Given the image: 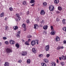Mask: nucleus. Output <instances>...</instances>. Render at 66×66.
<instances>
[{
  "mask_svg": "<svg viewBox=\"0 0 66 66\" xmlns=\"http://www.w3.org/2000/svg\"><path fill=\"white\" fill-rule=\"evenodd\" d=\"M36 43H37V44H38V42L37 40H33L31 41V44L32 46H34L36 44Z\"/></svg>",
  "mask_w": 66,
  "mask_h": 66,
  "instance_id": "f257e3e1",
  "label": "nucleus"
},
{
  "mask_svg": "<svg viewBox=\"0 0 66 66\" xmlns=\"http://www.w3.org/2000/svg\"><path fill=\"white\" fill-rule=\"evenodd\" d=\"M6 52L7 53H10L13 52V50L10 48H7L6 50Z\"/></svg>",
  "mask_w": 66,
  "mask_h": 66,
  "instance_id": "f03ea898",
  "label": "nucleus"
},
{
  "mask_svg": "<svg viewBox=\"0 0 66 66\" xmlns=\"http://www.w3.org/2000/svg\"><path fill=\"white\" fill-rule=\"evenodd\" d=\"M49 9L50 11H52L54 10V6L51 5L49 6Z\"/></svg>",
  "mask_w": 66,
  "mask_h": 66,
  "instance_id": "7ed1b4c3",
  "label": "nucleus"
},
{
  "mask_svg": "<svg viewBox=\"0 0 66 66\" xmlns=\"http://www.w3.org/2000/svg\"><path fill=\"white\" fill-rule=\"evenodd\" d=\"M27 55V52L26 51H22V53H21V55L22 56H26Z\"/></svg>",
  "mask_w": 66,
  "mask_h": 66,
  "instance_id": "20e7f679",
  "label": "nucleus"
},
{
  "mask_svg": "<svg viewBox=\"0 0 66 66\" xmlns=\"http://www.w3.org/2000/svg\"><path fill=\"white\" fill-rule=\"evenodd\" d=\"M49 45H46L45 47V50L46 51H49Z\"/></svg>",
  "mask_w": 66,
  "mask_h": 66,
  "instance_id": "39448f33",
  "label": "nucleus"
},
{
  "mask_svg": "<svg viewBox=\"0 0 66 66\" xmlns=\"http://www.w3.org/2000/svg\"><path fill=\"white\" fill-rule=\"evenodd\" d=\"M64 48V47L63 46H58V47H57V50H60L61 49H63Z\"/></svg>",
  "mask_w": 66,
  "mask_h": 66,
  "instance_id": "423d86ee",
  "label": "nucleus"
},
{
  "mask_svg": "<svg viewBox=\"0 0 66 66\" xmlns=\"http://www.w3.org/2000/svg\"><path fill=\"white\" fill-rule=\"evenodd\" d=\"M15 41L13 40H10V44H11V45H13L15 44Z\"/></svg>",
  "mask_w": 66,
  "mask_h": 66,
  "instance_id": "0eeeda50",
  "label": "nucleus"
},
{
  "mask_svg": "<svg viewBox=\"0 0 66 66\" xmlns=\"http://www.w3.org/2000/svg\"><path fill=\"white\" fill-rule=\"evenodd\" d=\"M60 38H59L58 36H56V37L55 40H56V42H58V41H60Z\"/></svg>",
  "mask_w": 66,
  "mask_h": 66,
  "instance_id": "6e6552de",
  "label": "nucleus"
},
{
  "mask_svg": "<svg viewBox=\"0 0 66 66\" xmlns=\"http://www.w3.org/2000/svg\"><path fill=\"white\" fill-rule=\"evenodd\" d=\"M40 14H41V15H44L45 14V11H44V10H42L41 11V12Z\"/></svg>",
  "mask_w": 66,
  "mask_h": 66,
  "instance_id": "1a4fd4ad",
  "label": "nucleus"
},
{
  "mask_svg": "<svg viewBox=\"0 0 66 66\" xmlns=\"http://www.w3.org/2000/svg\"><path fill=\"white\" fill-rule=\"evenodd\" d=\"M55 31L54 30H52V31L51 32L50 34L51 35H55Z\"/></svg>",
  "mask_w": 66,
  "mask_h": 66,
  "instance_id": "9d476101",
  "label": "nucleus"
},
{
  "mask_svg": "<svg viewBox=\"0 0 66 66\" xmlns=\"http://www.w3.org/2000/svg\"><path fill=\"white\" fill-rule=\"evenodd\" d=\"M44 62L45 63H48L49 62L48 60L47 59H44Z\"/></svg>",
  "mask_w": 66,
  "mask_h": 66,
  "instance_id": "9b49d317",
  "label": "nucleus"
},
{
  "mask_svg": "<svg viewBox=\"0 0 66 66\" xmlns=\"http://www.w3.org/2000/svg\"><path fill=\"white\" fill-rule=\"evenodd\" d=\"M43 29L45 30H46L48 29V26L47 25L44 26L43 27Z\"/></svg>",
  "mask_w": 66,
  "mask_h": 66,
  "instance_id": "f8f14e48",
  "label": "nucleus"
},
{
  "mask_svg": "<svg viewBox=\"0 0 66 66\" xmlns=\"http://www.w3.org/2000/svg\"><path fill=\"white\" fill-rule=\"evenodd\" d=\"M32 51L33 52V53H35L36 52V49L35 48H33L32 49Z\"/></svg>",
  "mask_w": 66,
  "mask_h": 66,
  "instance_id": "ddd939ff",
  "label": "nucleus"
},
{
  "mask_svg": "<svg viewBox=\"0 0 66 66\" xmlns=\"http://www.w3.org/2000/svg\"><path fill=\"white\" fill-rule=\"evenodd\" d=\"M4 66H9L10 64L9 63L7 62H5V64H4Z\"/></svg>",
  "mask_w": 66,
  "mask_h": 66,
  "instance_id": "4468645a",
  "label": "nucleus"
},
{
  "mask_svg": "<svg viewBox=\"0 0 66 66\" xmlns=\"http://www.w3.org/2000/svg\"><path fill=\"white\" fill-rule=\"evenodd\" d=\"M34 26V28L35 29H37L38 27V25L37 24H35Z\"/></svg>",
  "mask_w": 66,
  "mask_h": 66,
  "instance_id": "2eb2a0df",
  "label": "nucleus"
},
{
  "mask_svg": "<svg viewBox=\"0 0 66 66\" xmlns=\"http://www.w3.org/2000/svg\"><path fill=\"white\" fill-rule=\"evenodd\" d=\"M51 65L52 66H56V64L54 62H52L51 63Z\"/></svg>",
  "mask_w": 66,
  "mask_h": 66,
  "instance_id": "dca6fc26",
  "label": "nucleus"
},
{
  "mask_svg": "<svg viewBox=\"0 0 66 66\" xmlns=\"http://www.w3.org/2000/svg\"><path fill=\"white\" fill-rule=\"evenodd\" d=\"M62 23L63 24H66V20L65 19H63L62 20Z\"/></svg>",
  "mask_w": 66,
  "mask_h": 66,
  "instance_id": "f3484780",
  "label": "nucleus"
},
{
  "mask_svg": "<svg viewBox=\"0 0 66 66\" xmlns=\"http://www.w3.org/2000/svg\"><path fill=\"white\" fill-rule=\"evenodd\" d=\"M4 13L3 12L1 13L0 15V16L1 17H2L4 16Z\"/></svg>",
  "mask_w": 66,
  "mask_h": 66,
  "instance_id": "a211bd4d",
  "label": "nucleus"
},
{
  "mask_svg": "<svg viewBox=\"0 0 66 66\" xmlns=\"http://www.w3.org/2000/svg\"><path fill=\"white\" fill-rule=\"evenodd\" d=\"M15 46L16 47V48H19V44L18 43L16 44Z\"/></svg>",
  "mask_w": 66,
  "mask_h": 66,
  "instance_id": "6ab92c4d",
  "label": "nucleus"
},
{
  "mask_svg": "<svg viewBox=\"0 0 66 66\" xmlns=\"http://www.w3.org/2000/svg\"><path fill=\"white\" fill-rule=\"evenodd\" d=\"M21 18L20 17H16V19L17 21H19L20 20Z\"/></svg>",
  "mask_w": 66,
  "mask_h": 66,
  "instance_id": "aec40b11",
  "label": "nucleus"
},
{
  "mask_svg": "<svg viewBox=\"0 0 66 66\" xmlns=\"http://www.w3.org/2000/svg\"><path fill=\"white\" fill-rule=\"evenodd\" d=\"M41 65L42 66H47V65L44 62H43L42 63H41Z\"/></svg>",
  "mask_w": 66,
  "mask_h": 66,
  "instance_id": "412c9836",
  "label": "nucleus"
},
{
  "mask_svg": "<svg viewBox=\"0 0 66 66\" xmlns=\"http://www.w3.org/2000/svg\"><path fill=\"white\" fill-rule=\"evenodd\" d=\"M13 29H14V30H17V29L18 28V26H16L13 27Z\"/></svg>",
  "mask_w": 66,
  "mask_h": 66,
  "instance_id": "4be33fe9",
  "label": "nucleus"
},
{
  "mask_svg": "<svg viewBox=\"0 0 66 66\" xmlns=\"http://www.w3.org/2000/svg\"><path fill=\"white\" fill-rule=\"evenodd\" d=\"M25 45H27V46H29L30 45V44H29V42L28 41H26V42L24 43Z\"/></svg>",
  "mask_w": 66,
  "mask_h": 66,
  "instance_id": "5701e85b",
  "label": "nucleus"
},
{
  "mask_svg": "<svg viewBox=\"0 0 66 66\" xmlns=\"http://www.w3.org/2000/svg\"><path fill=\"white\" fill-rule=\"evenodd\" d=\"M43 7H45V6L47 5V3L46 2H44L43 3Z\"/></svg>",
  "mask_w": 66,
  "mask_h": 66,
  "instance_id": "b1692460",
  "label": "nucleus"
},
{
  "mask_svg": "<svg viewBox=\"0 0 66 66\" xmlns=\"http://www.w3.org/2000/svg\"><path fill=\"white\" fill-rule=\"evenodd\" d=\"M59 0H54V2L56 4H57L59 3Z\"/></svg>",
  "mask_w": 66,
  "mask_h": 66,
  "instance_id": "393cba45",
  "label": "nucleus"
},
{
  "mask_svg": "<svg viewBox=\"0 0 66 66\" xmlns=\"http://www.w3.org/2000/svg\"><path fill=\"white\" fill-rule=\"evenodd\" d=\"M58 9L59 11H62V8L60 6L58 7Z\"/></svg>",
  "mask_w": 66,
  "mask_h": 66,
  "instance_id": "a878e982",
  "label": "nucleus"
},
{
  "mask_svg": "<svg viewBox=\"0 0 66 66\" xmlns=\"http://www.w3.org/2000/svg\"><path fill=\"white\" fill-rule=\"evenodd\" d=\"M27 64H30L31 63V60L30 59H28L27 60Z\"/></svg>",
  "mask_w": 66,
  "mask_h": 66,
  "instance_id": "bb28decb",
  "label": "nucleus"
},
{
  "mask_svg": "<svg viewBox=\"0 0 66 66\" xmlns=\"http://www.w3.org/2000/svg\"><path fill=\"white\" fill-rule=\"evenodd\" d=\"M35 2V0H31L30 1V3H34Z\"/></svg>",
  "mask_w": 66,
  "mask_h": 66,
  "instance_id": "cd10ccee",
  "label": "nucleus"
},
{
  "mask_svg": "<svg viewBox=\"0 0 66 66\" xmlns=\"http://www.w3.org/2000/svg\"><path fill=\"white\" fill-rule=\"evenodd\" d=\"M43 55L42 54H41L39 55L38 56L40 58H41V57H43Z\"/></svg>",
  "mask_w": 66,
  "mask_h": 66,
  "instance_id": "c85d7f7f",
  "label": "nucleus"
},
{
  "mask_svg": "<svg viewBox=\"0 0 66 66\" xmlns=\"http://www.w3.org/2000/svg\"><path fill=\"white\" fill-rule=\"evenodd\" d=\"M26 22L27 23V24H29V23L30 22V20L28 19H27V20H26Z\"/></svg>",
  "mask_w": 66,
  "mask_h": 66,
  "instance_id": "c756f323",
  "label": "nucleus"
},
{
  "mask_svg": "<svg viewBox=\"0 0 66 66\" xmlns=\"http://www.w3.org/2000/svg\"><path fill=\"white\" fill-rule=\"evenodd\" d=\"M5 29L6 31H7V30H9V27H8V26H7L6 27H5Z\"/></svg>",
  "mask_w": 66,
  "mask_h": 66,
  "instance_id": "7c9ffc66",
  "label": "nucleus"
},
{
  "mask_svg": "<svg viewBox=\"0 0 66 66\" xmlns=\"http://www.w3.org/2000/svg\"><path fill=\"white\" fill-rule=\"evenodd\" d=\"M62 29L64 31L66 32V27H64L62 28Z\"/></svg>",
  "mask_w": 66,
  "mask_h": 66,
  "instance_id": "2f4dec72",
  "label": "nucleus"
},
{
  "mask_svg": "<svg viewBox=\"0 0 66 66\" xmlns=\"http://www.w3.org/2000/svg\"><path fill=\"white\" fill-rule=\"evenodd\" d=\"M23 4L24 5H27V3H26V1H24L23 2Z\"/></svg>",
  "mask_w": 66,
  "mask_h": 66,
  "instance_id": "473e14b6",
  "label": "nucleus"
},
{
  "mask_svg": "<svg viewBox=\"0 0 66 66\" xmlns=\"http://www.w3.org/2000/svg\"><path fill=\"white\" fill-rule=\"evenodd\" d=\"M43 34L45 35H46V34H47V32L46 31H43Z\"/></svg>",
  "mask_w": 66,
  "mask_h": 66,
  "instance_id": "72a5a7b5",
  "label": "nucleus"
},
{
  "mask_svg": "<svg viewBox=\"0 0 66 66\" xmlns=\"http://www.w3.org/2000/svg\"><path fill=\"white\" fill-rule=\"evenodd\" d=\"M51 29L52 31H53L54 29H53V26H51Z\"/></svg>",
  "mask_w": 66,
  "mask_h": 66,
  "instance_id": "f704fd0d",
  "label": "nucleus"
},
{
  "mask_svg": "<svg viewBox=\"0 0 66 66\" xmlns=\"http://www.w3.org/2000/svg\"><path fill=\"white\" fill-rule=\"evenodd\" d=\"M22 27L25 28H26V25L25 24H23L22 25Z\"/></svg>",
  "mask_w": 66,
  "mask_h": 66,
  "instance_id": "c9c22d12",
  "label": "nucleus"
},
{
  "mask_svg": "<svg viewBox=\"0 0 66 66\" xmlns=\"http://www.w3.org/2000/svg\"><path fill=\"white\" fill-rule=\"evenodd\" d=\"M40 23L41 24H43V23H45V22L44 20H42V21L40 22Z\"/></svg>",
  "mask_w": 66,
  "mask_h": 66,
  "instance_id": "e433bc0d",
  "label": "nucleus"
},
{
  "mask_svg": "<svg viewBox=\"0 0 66 66\" xmlns=\"http://www.w3.org/2000/svg\"><path fill=\"white\" fill-rule=\"evenodd\" d=\"M5 44H6V45H9V42L8 41H5Z\"/></svg>",
  "mask_w": 66,
  "mask_h": 66,
  "instance_id": "4c0bfd02",
  "label": "nucleus"
},
{
  "mask_svg": "<svg viewBox=\"0 0 66 66\" xmlns=\"http://www.w3.org/2000/svg\"><path fill=\"white\" fill-rule=\"evenodd\" d=\"M16 17H20L19 16V14L17 13L16 14Z\"/></svg>",
  "mask_w": 66,
  "mask_h": 66,
  "instance_id": "58836bf2",
  "label": "nucleus"
},
{
  "mask_svg": "<svg viewBox=\"0 0 66 66\" xmlns=\"http://www.w3.org/2000/svg\"><path fill=\"white\" fill-rule=\"evenodd\" d=\"M9 10L10 11H13V8H12V7H10L9 8Z\"/></svg>",
  "mask_w": 66,
  "mask_h": 66,
  "instance_id": "ea45409f",
  "label": "nucleus"
},
{
  "mask_svg": "<svg viewBox=\"0 0 66 66\" xmlns=\"http://www.w3.org/2000/svg\"><path fill=\"white\" fill-rule=\"evenodd\" d=\"M62 59H63V60H65V59H65V56H64V55H62Z\"/></svg>",
  "mask_w": 66,
  "mask_h": 66,
  "instance_id": "a19ab883",
  "label": "nucleus"
},
{
  "mask_svg": "<svg viewBox=\"0 0 66 66\" xmlns=\"http://www.w3.org/2000/svg\"><path fill=\"white\" fill-rule=\"evenodd\" d=\"M22 62V60H21L18 61V63H21Z\"/></svg>",
  "mask_w": 66,
  "mask_h": 66,
  "instance_id": "79ce46f5",
  "label": "nucleus"
},
{
  "mask_svg": "<svg viewBox=\"0 0 66 66\" xmlns=\"http://www.w3.org/2000/svg\"><path fill=\"white\" fill-rule=\"evenodd\" d=\"M20 34H18L17 35V37L18 38H20V36L19 35Z\"/></svg>",
  "mask_w": 66,
  "mask_h": 66,
  "instance_id": "37998d69",
  "label": "nucleus"
},
{
  "mask_svg": "<svg viewBox=\"0 0 66 66\" xmlns=\"http://www.w3.org/2000/svg\"><path fill=\"white\" fill-rule=\"evenodd\" d=\"M50 56V54H47L46 55V57H49Z\"/></svg>",
  "mask_w": 66,
  "mask_h": 66,
  "instance_id": "c03bdc74",
  "label": "nucleus"
},
{
  "mask_svg": "<svg viewBox=\"0 0 66 66\" xmlns=\"http://www.w3.org/2000/svg\"><path fill=\"white\" fill-rule=\"evenodd\" d=\"M7 38H6V37H3V39H4V40L6 39Z\"/></svg>",
  "mask_w": 66,
  "mask_h": 66,
  "instance_id": "a18cd8bd",
  "label": "nucleus"
},
{
  "mask_svg": "<svg viewBox=\"0 0 66 66\" xmlns=\"http://www.w3.org/2000/svg\"><path fill=\"white\" fill-rule=\"evenodd\" d=\"M31 41V39H29L28 40V42H30Z\"/></svg>",
  "mask_w": 66,
  "mask_h": 66,
  "instance_id": "49530a36",
  "label": "nucleus"
},
{
  "mask_svg": "<svg viewBox=\"0 0 66 66\" xmlns=\"http://www.w3.org/2000/svg\"><path fill=\"white\" fill-rule=\"evenodd\" d=\"M61 65L62 66H63V65H64V62H61Z\"/></svg>",
  "mask_w": 66,
  "mask_h": 66,
  "instance_id": "de8ad7c7",
  "label": "nucleus"
},
{
  "mask_svg": "<svg viewBox=\"0 0 66 66\" xmlns=\"http://www.w3.org/2000/svg\"><path fill=\"white\" fill-rule=\"evenodd\" d=\"M31 37H32V36L30 35H29L28 36V38H31Z\"/></svg>",
  "mask_w": 66,
  "mask_h": 66,
  "instance_id": "09e8293b",
  "label": "nucleus"
},
{
  "mask_svg": "<svg viewBox=\"0 0 66 66\" xmlns=\"http://www.w3.org/2000/svg\"><path fill=\"white\" fill-rule=\"evenodd\" d=\"M29 14V11H28L27 12V14L28 15Z\"/></svg>",
  "mask_w": 66,
  "mask_h": 66,
  "instance_id": "8fccbe9b",
  "label": "nucleus"
},
{
  "mask_svg": "<svg viewBox=\"0 0 66 66\" xmlns=\"http://www.w3.org/2000/svg\"><path fill=\"white\" fill-rule=\"evenodd\" d=\"M18 34H20V31H18Z\"/></svg>",
  "mask_w": 66,
  "mask_h": 66,
  "instance_id": "3c124183",
  "label": "nucleus"
},
{
  "mask_svg": "<svg viewBox=\"0 0 66 66\" xmlns=\"http://www.w3.org/2000/svg\"><path fill=\"white\" fill-rule=\"evenodd\" d=\"M63 43L64 44H66V41L65 40H64L63 41Z\"/></svg>",
  "mask_w": 66,
  "mask_h": 66,
  "instance_id": "603ef678",
  "label": "nucleus"
},
{
  "mask_svg": "<svg viewBox=\"0 0 66 66\" xmlns=\"http://www.w3.org/2000/svg\"><path fill=\"white\" fill-rule=\"evenodd\" d=\"M35 4H32L31 5V6H34Z\"/></svg>",
  "mask_w": 66,
  "mask_h": 66,
  "instance_id": "864d4df0",
  "label": "nucleus"
},
{
  "mask_svg": "<svg viewBox=\"0 0 66 66\" xmlns=\"http://www.w3.org/2000/svg\"><path fill=\"white\" fill-rule=\"evenodd\" d=\"M60 20H59V19L58 18H57L56 19V21H59Z\"/></svg>",
  "mask_w": 66,
  "mask_h": 66,
  "instance_id": "5fc2aeb1",
  "label": "nucleus"
},
{
  "mask_svg": "<svg viewBox=\"0 0 66 66\" xmlns=\"http://www.w3.org/2000/svg\"><path fill=\"white\" fill-rule=\"evenodd\" d=\"M59 60H62V58H61V57H59Z\"/></svg>",
  "mask_w": 66,
  "mask_h": 66,
  "instance_id": "6e6d98bb",
  "label": "nucleus"
},
{
  "mask_svg": "<svg viewBox=\"0 0 66 66\" xmlns=\"http://www.w3.org/2000/svg\"><path fill=\"white\" fill-rule=\"evenodd\" d=\"M7 17H6L5 18V20H6V21L7 20Z\"/></svg>",
  "mask_w": 66,
  "mask_h": 66,
  "instance_id": "4d7b16f0",
  "label": "nucleus"
},
{
  "mask_svg": "<svg viewBox=\"0 0 66 66\" xmlns=\"http://www.w3.org/2000/svg\"><path fill=\"white\" fill-rule=\"evenodd\" d=\"M64 59V60H66V55H65L64 56V59Z\"/></svg>",
  "mask_w": 66,
  "mask_h": 66,
  "instance_id": "13d9d810",
  "label": "nucleus"
},
{
  "mask_svg": "<svg viewBox=\"0 0 66 66\" xmlns=\"http://www.w3.org/2000/svg\"><path fill=\"white\" fill-rule=\"evenodd\" d=\"M22 42H23L24 43V40L23 39H22Z\"/></svg>",
  "mask_w": 66,
  "mask_h": 66,
  "instance_id": "bf43d9fd",
  "label": "nucleus"
},
{
  "mask_svg": "<svg viewBox=\"0 0 66 66\" xmlns=\"http://www.w3.org/2000/svg\"><path fill=\"white\" fill-rule=\"evenodd\" d=\"M57 14H59V13H60V11H57Z\"/></svg>",
  "mask_w": 66,
  "mask_h": 66,
  "instance_id": "052dcab7",
  "label": "nucleus"
},
{
  "mask_svg": "<svg viewBox=\"0 0 66 66\" xmlns=\"http://www.w3.org/2000/svg\"><path fill=\"white\" fill-rule=\"evenodd\" d=\"M57 63H59V60L57 59Z\"/></svg>",
  "mask_w": 66,
  "mask_h": 66,
  "instance_id": "680f3d73",
  "label": "nucleus"
},
{
  "mask_svg": "<svg viewBox=\"0 0 66 66\" xmlns=\"http://www.w3.org/2000/svg\"><path fill=\"white\" fill-rule=\"evenodd\" d=\"M37 20H38V21H39V19L38 18L37 19Z\"/></svg>",
  "mask_w": 66,
  "mask_h": 66,
  "instance_id": "e2e57ef3",
  "label": "nucleus"
},
{
  "mask_svg": "<svg viewBox=\"0 0 66 66\" xmlns=\"http://www.w3.org/2000/svg\"><path fill=\"white\" fill-rule=\"evenodd\" d=\"M1 42H0V46H1Z\"/></svg>",
  "mask_w": 66,
  "mask_h": 66,
  "instance_id": "0e129e2a",
  "label": "nucleus"
},
{
  "mask_svg": "<svg viewBox=\"0 0 66 66\" xmlns=\"http://www.w3.org/2000/svg\"><path fill=\"white\" fill-rule=\"evenodd\" d=\"M20 14H21V15H22V13L21 12L20 13Z\"/></svg>",
  "mask_w": 66,
  "mask_h": 66,
  "instance_id": "69168bd1",
  "label": "nucleus"
},
{
  "mask_svg": "<svg viewBox=\"0 0 66 66\" xmlns=\"http://www.w3.org/2000/svg\"><path fill=\"white\" fill-rule=\"evenodd\" d=\"M51 14H52V12H51Z\"/></svg>",
  "mask_w": 66,
  "mask_h": 66,
  "instance_id": "338daca9",
  "label": "nucleus"
}]
</instances>
